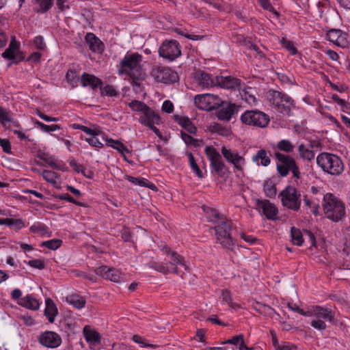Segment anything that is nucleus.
Masks as SVG:
<instances>
[{"label":"nucleus","instance_id":"1","mask_svg":"<svg viewBox=\"0 0 350 350\" xmlns=\"http://www.w3.org/2000/svg\"><path fill=\"white\" fill-rule=\"evenodd\" d=\"M142 62V55L137 53L126 54L120 63L118 75H128L133 79V85L139 87L140 83L137 81L144 80L145 78V72L141 66Z\"/></svg>","mask_w":350,"mask_h":350},{"label":"nucleus","instance_id":"2","mask_svg":"<svg viewBox=\"0 0 350 350\" xmlns=\"http://www.w3.org/2000/svg\"><path fill=\"white\" fill-rule=\"evenodd\" d=\"M323 209L325 217L333 222H339L346 216L345 203L331 193L323 196Z\"/></svg>","mask_w":350,"mask_h":350},{"label":"nucleus","instance_id":"3","mask_svg":"<svg viewBox=\"0 0 350 350\" xmlns=\"http://www.w3.org/2000/svg\"><path fill=\"white\" fill-rule=\"evenodd\" d=\"M267 96L273 109L284 116L291 115L292 109L295 107V100L291 96L282 92L273 90H269Z\"/></svg>","mask_w":350,"mask_h":350},{"label":"nucleus","instance_id":"4","mask_svg":"<svg viewBox=\"0 0 350 350\" xmlns=\"http://www.w3.org/2000/svg\"><path fill=\"white\" fill-rule=\"evenodd\" d=\"M318 165L331 175L337 176L344 170V165L340 158L336 154L322 152L317 158Z\"/></svg>","mask_w":350,"mask_h":350},{"label":"nucleus","instance_id":"5","mask_svg":"<svg viewBox=\"0 0 350 350\" xmlns=\"http://www.w3.org/2000/svg\"><path fill=\"white\" fill-rule=\"evenodd\" d=\"M274 155L278 161L276 169L281 176H286L291 171L294 178H300L299 168L293 157L278 151H275Z\"/></svg>","mask_w":350,"mask_h":350},{"label":"nucleus","instance_id":"6","mask_svg":"<svg viewBox=\"0 0 350 350\" xmlns=\"http://www.w3.org/2000/svg\"><path fill=\"white\" fill-rule=\"evenodd\" d=\"M204 153L207 156L213 172H215L220 178L227 177L230 171L223 161L219 152L213 146H209L205 148Z\"/></svg>","mask_w":350,"mask_h":350},{"label":"nucleus","instance_id":"7","mask_svg":"<svg viewBox=\"0 0 350 350\" xmlns=\"http://www.w3.org/2000/svg\"><path fill=\"white\" fill-rule=\"evenodd\" d=\"M280 197L284 206L295 211L300 209L301 196L295 187L288 185L280 193Z\"/></svg>","mask_w":350,"mask_h":350},{"label":"nucleus","instance_id":"8","mask_svg":"<svg viewBox=\"0 0 350 350\" xmlns=\"http://www.w3.org/2000/svg\"><path fill=\"white\" fill-rule=\"evenodd\" d=\"M211 229L215 230V234L218 243L228 250H232L234 243L230 235L232 229L231 220L228 219L226 222L222 224H219L215 225V227Z\"/></svg>","mask_w":350,"mask_h":350},{"label":"nucleus","instance_id":"9","mask_svg":"<svg viewBox=\"0 0 350 350\" xmlns=\"http://www.w3.org/2000/svg\"><path fill=\"white\" fill-rule=\"evenodd\" d=\"M243 123L260 128L266 127L269 122V116L258 110L245 111L241 116Z\"/></svg>","mask_w":350,"mask_h":350},{"label":"nucleus","instance_id":"10","mask_svg":"<svg viewBox=\"0 0 350 350\" xmlns=\"http://www.w3.org/2000/svg\"><path fill=\"white\" fill-rule=\"evenodd\" d=\"M194 103L198 108L205 111L216 109L223 104L222 100L217 95L211 94L196 96Z\"/></svg>","mask_w":350,"mask_h":350},{"label":"nucleus","instance_id":"11","mask_svg":"<svg viewBox=\"0 0 350 350\" xmlns=\"http://www.w3.org/2000/svg\"><path fill=\"white\" fill-rule=\"evenodd\" d=\"M151 76L159 83L166 84L174 83L177 81L178 74L168 67L154 66L150 71Z\"/></svg>","mask_w":350,"mask_h":350},{"label":"nucleus","instance_id":"12","mask_svg":"<svg viewBox=\"0 0 350 350\" xmlns=\"http://www.w3.org/2000/svg\"><path fill=\"white\" fill-rule=\"evenodd\" d=\"M159 54L163 58L172 62L180 56V45L176 40H166L160 46Z\"/></svg>","mask_w":350,"mask_h":350},{"label":"nucleus","instance_id":"13","mask_svg":"<svg viewBox=\"0 0 350 350\" xmlns=\"http://www.w3.org/2000/svg\"><path fill=\"white\" fill-rule=\"evenodd\" d=\"M221 154L228 163L232 165L234 172H243L245 159L237 150L223 146L221 149Z\"/></svg>","mask_w":350,"mask_h":350},{"label":"nucleus","instance_id":"14","mask_svg":"<svg viewBox=\"0 0 350 350\" xmlns=\"http://www.w3.org/2000/svg\"><path fill=\"white\" fill-rule=\"evenodd\" d=\"M162 251L166 254L167 257L165 258L166 265L170 267L171 273L179 274L178 265H180L185 270L188 269L187 265L185 263V258L176 252L172 251L170 247L166 245L163 246Z\"/></svg>","mask_w":350,"mask_h":350},{"label":"nucleus","instance_id":"15","mask_svg":"<svg viewBox=\"0 0 350 350\" xmlns=\"http://www.w3.org/2000/svg\"><path fill=\"white\" fill-rule=\"evenodd\" d=\"M5 59L12 60L11 64H18L25 58L22 52L19 51V43L13 37L10 42L9 46L2 53Z\"/></svg>","mask_w":350,"mask_h":350},{"label":"nucleus","instance_id":"16","mask_svg":"<svg viewBox=\"0 0 350 350\" xmlns=\"http://www.w3.org/2000/svg\"><path fill=\"white\" fill-rule=\"evenodd\" d=\"M38 341L42 346L50 349L58 347L62 342L60 336L52 331H46L42 333L39 336Z\"/></svg>","mask_w":350,"mask_h":350},{"label":"nucleus","instance_id":"17","mask_svg":"<svg viewBox=\"0 0 350 350\" xmlns=\"http://www.w3.org/2000/svg\"><path fill=\"white\" fill-rule=\"evenodd\" d=\"M326 38L334 44L345 48L349 45L348 35L338 29H331L327 31Z\"/></svg>","mask_w":350,"mask_h":350},{"label":"nucleus","instance_id":"18","mask_svg":"<svg viewBox=\"0 0 350 350\" xmlns=\"http://www.w3.org/2000/svg\"><path fill=\"white\" fill-rule=\"evenodd\" d=\"M95 272L98 275L101 276L104 279L109 280L114 282H119L122 278V274L120 270L109 268L107 266L98 267L96 269Z\"/></svg>","mask_w":350,"mask_h":350},{"label":"nucleus","instance_id":"19","mask_svg":"<svg viewBox=\"0 0 350 350\" xmlns=\"http://www.w3.org/2000/svg\"><path fill=\"white\" fill-rule=\"evenodd\" d=\"M257 208L262 211L263 215L268 219H274L278 213V210L274 204L267 200H258L256 202Z\"/></svg>","mask_w":350,"mask_h":350},{"label":"nucleus","instance_id":"20","mask_svg":"<svg viewBox=\"0 0 350 350\" xmlns=\"http://www.w3.org/2000/svg\"><path fill=\"white\" fill-rule=\"evenodd\" d=\"M217 86L226 89H239L241 84V81L239 79L228 77L216 76Z\"/></svg>","mask_w":350,"mask_h":350},{"label":"nucleus","instance_id":"21","mask_svg":"<svg viewBox=\"0 0 350 350\" xmlns=\"http://www.w3.org/2000/svg\"><path fill=\"white\" fill-rule=\"evenodd\" d=\"M85 40L90 50L93 53L101 54L104 51L105 45L103 42L93 33H88L85 36Z\"/></svg>","mask_w":350,"mask_h":350},{"label":"nucleus","instance_id":"22","mask_svg":"<svg viewBox=\"0 0 350 350\" xmlns=\"http://www.w3.org/2000/svg\"><path fill=\"white\" fill-rule=\"evenodd\" d=\"M159 121V116L148 106L142 111V115L139 118V122L145 126L152 124V123L158 124Z\"/></svg>","mask_w":350,"mask_h":350},{"label":"nucleus","instance_id":"23","mask_svg":"<svg viewBox=\"0 0 350 350\" xmlns=\"http://www.w3.org/2000/svg\"><path fill=\"white\" fill-rule=\"evenodd\" d=\"M81 83L83 87L90 86L93 90L103 85V82L99 78L86 72L81 75Z\"/></svg>","mask_w":350,"mask_h":350},{"label":"nucleus","instance_id":"24","mask_svg":"<svg viewBox=\"0 0 350 350\" xmlns=\"http://www.w3.org/2000/svg\"><path fill=\"white\" fill-rule=\"evenodd\" d=\"M239 106L233 103H228L218 111V118L221 120H229L232 116L237 113Z\"/></svg>","mask_w":350,"mask_h":350},{"label":"nucleus","instance_id":"25","mask_svg":"<svg viewBox=\"0 0 350 350\" xmlns=\"http://www.w3.org/2000/svg\"><path fill=\"white\" fill-rule=\"evenodd\" d=\"M86 341L91 345H97L100 343V335L96 331L91 329L89 326H85L83 329Z\"/></svg>","mask_w":350,"mask_h":350},{"label":"nucleus","instance_id":"26","mask_svg":"<svg viewBox=\"0 0 350 350\" xmlns=\"http://www.w3.org/2000/svg\"><path fill=\"white\" fill-rule=\"evenodd\" d=\"M196 79L198 81L199 85L203 88H209L217 86L216 77L212 78L211 76L204 72H199L196 74Z\"/></svg>","mask_w":350,"mask_h":350},{"label":"nucleus","instance_id":"27","mask_svg":"<svg viewBox=\"0 0 350 350\" xmlns=\"http://www.w3.org/2000/svg\"><path fill=\"white\" fill-rule=\"evenodd\" d=\"M314 314L317 319H323L329 322H332L334 319V314L332 310L319 306H314Z\"/></svg>","mask_w":350,"mask_h":350},{"label":"nucleus","instance_id":"28","mask_svg":"<svg viewBox=\"0 0 350 350\" xmlns=\"http://www.w3.org/2000/svg\"><path fill=\"white\" fill-rule=\"evenodd\" d=\"M174 120L178 122L183 129L187 131L191 134H195L197 131V128L193 124L191 121L188 117L180 116L174 115Z\"/></svg>","mask_w":350,"mask_h":350},{"label":"nucleus","instance_id":"29","mask_svg":"<svg viewBox=\"0 0 350 350\" xmlns=\"http://www.w3.org/2000/svg\"><path fill=\"white\" fill-rule=\"evenodd\" d=\"M66 301L77 309L84 308L86 304L85 298L77 293L68 295Z\"/></svg>","mask_w":350,"mask_h":350},{"label":"nucleus","instance_id":"30","mask_svg":"<svg viewBox=\"0 0 350 350\" xmlns=\"http://www.w3.org/2000/svg\"><path fill=\"white\" fill-rule=\"evenodd\" d=\"M45 302L46 308L44 310V314L47 317L50 323H53L55 320V317L58 313L57 308L53 300L50 298L46 299Z\"/></svg>","mask_w":350,"mask_h":350},{"label":"nucleus","instance_id":"31","mask_svg":"<svg viewBox=\"0 0 350 350\" xmlns=\"http://www.w3.org/2000/svg\"><path fill=\"white\" fill-rule=\"evenodd\" d=\"M206 213L209 220L215 224V225L219 224H222L228 220L224 215L220 214V213L215 208H208Z\"/></svg>","mask_w":350,"mask_h":350},{"label":"nucleus","instance_id":"32","mask_svg":"<svg viewBox=\"0 0 350 350\" xmlns=\"http://www.w3.org/2000/svg\"><path fill=\"white\" fill-rule=\"evenodd\" d=\"M252 161L267 167L271 163V159L267 155V152L264 149L259 150L257 153L252 157Z\"/></svg>","mask_w":350,"mask_h":350},{"label":"nucleus","instance_id":"33","mask_svg":"<svg viewBox=\"0 0 350 350\" xmlns=\"http://www.w3.org/2000/svg\"><path fill=\"white\" fill-rule=\"evenodd\" d=\"M18 304L26 308L33 310H38L40 306L38 301L31 295H27L21 298L18 301Z\"/></svg>","mask_w":350,"mask_h":350},{"label":"nucleus","instance_id":"34","mask_svg":"<svg viewBox=\"0 0 350 350\" xmlns=\"http://www.w3.org/2000/svg\"><path fill=\"white\" fill-rule=\"evenodd\" d=\"M107 142V146H110L116 150H117L120 153H121L127 162H129L126 156L124 155V152L130 153V151L126 148V146H124V144H122L121 142L118 140H113V139H106Z\"/></svg>","mask_w":350,"mask_h":350},{"label":"nucleus","instance_id":"35","mask_svg":"<svg viewBox=\"0 0 350 350\" xmlns=\"http://www.w3.org/2000/svg\"><path fill=\"white\" fill-rule=\"evenodd\" d=\"M253 308L257 312L265 317H272L273 314L276 313L275 310L269 306L263 304L258 301L253 305Z\"/></svg>","mask_w":350,"mask_h":350},{"label":"nucleus","instance_id":"36","mask_svg":"<svg viewBox=\"0 0 350 350\" xmlns=\"http://www.w3.org/2000/svg\"><path fill=\"white\" fill-rule=\"evenodd\" d=\"M147 266L149 268L152 269L163 274H167L169 273H171L170 267L162 262H156L154 260H151L147 263Z\"/></svg>","mask_w":350,"mask_h":350},{"label":"nucleus","instance_id":"37","mask_svg":"<svg viewBox=\"0 0 350 350\" xmlns=\"http://www.w3.org/2000/svg\"><path fill=\"white\" fill-rule=\"evenodd\" d=\"M236 42L239 43L240 44L247 45L249 49L254 50L256 53V54L259 56V57L263 58L265 57V54L259 49V47L257 45L251 43L250 41H248L246 39V38H245L242 36H237Z\"/></svg>","mask_w":350,"mask_h":350},{"label":"nucleus","instance_id":"38","mask_svg":"<svg viewBox=\"0 0 350 350\" xmlns=\"http://www.w3.org/2000/svg\"><path fill=\"white\" fill-rule=\"evenodd\" d=\"M72 128L74 129H79L82 131L85 132V133L90 135H100L103 134V132L101 131L99 126L94 127V129L89 128L88 126H85L84 125H81L79 124H72Z\"/></svg>","mask_w":350,"mask_h":350},{"label":"nucleus","instance_id":"39","mask_svg":"<svg viewBox=\"0 0 350 350\" xmlns=\"http://www.w3.org/2000/svg\"><path fill=\"white\" fill-rule=\"evenodd\" d=\"M291 241L294 245L301 246L304 242L301 230L295 227L291 229Z\"/></svg>","mask_w":350,"mask_h":350},{"label":"nucleus","instance_id":"40","mask_svg":"<svg viewBox=\"0 0 350 350\" xmlns=\"http://www.w3.org/2000/svg\"><path fill=\"white\" fill-rule=\"evenodd\" d=\"M263 187L267 196L273 198L275 196L277 189L275 185L272 180L269 179L265 181Z\"/></svg>","mask_w":350,"mask_h":350},{"label":"nucleus","instance_id":"41","mask_svg":"<svg viewBox=\"0 0 350 350\" xmlns=\"http://www.w3.org/2000/svg\"><path fill=\"white\" fill-rule=\"evenodd\" d=\"M39 8L36 10L38 12L46 13L52 7L54 0H34Z\"/></svg>","mask_w":350,"mask_h":350},{"label":"nucleus","instance_id":"42","mask_svg":"<svg viewBox=\"0 0 350 350\" xmlns=\"http://www.w3.org/2000/svg\"><path fill=\"white\" fill-rule=\"evenodd\" d=\"M12 121H10L9 122L12 124V126L14 128V129L9 127L10 129L12 131V132L17 135V137L20 139H27L28 137L22 131H20V129L22 128L21 124L15 120L13 117L11 119Z\"/></svg>","mask_w":350,"mask_h":350},{"label":"nucleus","instance_id":"43","mask_svg":"<svg viewBox=\"0 0 350 350\" xmlns=\"http://www.w3.org/2000/svg\"><path fill=\"white\" fill-rule=\"evenodd\" d=\"M299 152L300 157L304 159L311 161L314 158V152L312 149L307 148L304 144H301L299 146Z\"/></svg>","mask_w":350,"mask_h":350},{"label":"nucleus","instance_id":"44","mask_svg":"<svg viewBox=\"0 0 350 350\" xmlns=\"http://www.w3.org/2000/svg\"><path fill=\"white\" fill-rule=\"evenodd\" d=\"M180 135H181V138L183 139V140L185 142V143L187 145H191L194 147H199L202 144V140L195 139L193 137H191L190 135H189L185 132L182 131L180 133Z\"/></svg>","mask_w":350,"mask_h":350},{"label":"nucleus","instance_id":"45","mask_svg":"<svg viewBox=\"0 0 350 350\" xmlns=\"http://www.w3.org/2000/svg\"><path fill=\"white\" fill-rule=\"evenodd\" d=\"M188 157H189V165H190V167L191 168V170H193V172L195 173V174L198 177L202 178L204 177L203 172L200 170L199 166L198 165L193 155L191 153H189L188 154Z\"/></svg>","mask_w":350,"mask_h":350},{"label":"nucleus","instance_id":"46","mask_svg":"<svg viewBox=\"0 0 350 350\" xmlns=\"http://www.w3.org/2000/svg\"><path fill=\"white\" fill-rule=\"evenodd\" d=\"M42 176L46 181L52 184H56L59 178V175L57 173L46 170L42 172Z\"/></svg>","mask_w":350,"mask_h":350},{"label":"nucleus","instance_id":"47","mask_svg":"<svg viewBox=\"0 0 350 350\" xmlns=\"http://www.w3.org/2000/svg\"><path fill=\"white\" fill-rule=\"evenodd\" d=\"M278 148L283 152L290 153L293 151L294 146L293 144L286 139L280 140L277 145Z\"/></svg>","mask_w":350,"mask_h":350},{"label":"nucleus","instance_id":"48","mask_svg":"<svg viewBox=\"0 0 350 350\" xmlns=\"http://www.w3.org/2000/svg\"><path fill=\"white\" fill-rule=\"evenodd\" d=\"M62 243V241L60 239H51L49 241H43L41 245L46 247L48 249L55 250L61 246Z\"/></svg>","mask_w":350,"mask_h":350},{"label":"nucleus","instance_id":"49","mask_svg":"<svg viewBox=\"0 0 350 350\" xmlns=\"http://www.w3.org/2000/svg\"><path fill=\"white\" fill-rule=\"evenodd\" d=\"M12 118L10 111L0 106V123L5 126V122L12 121Z\"/></svg>","mask_w":350,"mask_h":350},{"label":"nucleus","instance_id":"50","mask_svg":"<svg viewBox=\"0 0 350 350\" xmlns=\"http://www.w3.org/2000/svg\"><path fill=\"white\" fill-rule=\"evenodd\" d=\"M174 31L177 33L179 35H181L188 39L192 40H202L204 36H200V35H194V34H189L188 33L185 32V29H181V28H176Z\"/></svg>","mask_w":350,"mask_h":350},{"label":"nucleus","instance_id":"51","mask_svg":"<svg viewBox=\"0 0 350 350\" xmlns=\"http://www.w3.org/2000/svg\"><path fill=\"white\" fill-rule=\"evenodd\" d=\"M129 106L133 111H141L142 113L148 107L144 103L137 100H132L129 103Z\"/></svg>","mask_w":350,"mask_h":350},{"label":"nucleus","instance_id":"52","mask_svg":"<svg viewBox=\"0 0 350 350\" xmlns=\"http://www.w3.org/2000/svg\"><path fill=\"white\" fill-rule=\"evenodd\" d=\"M280 42L282 47L290 51L291 55H294L297 54V50L293 46V44L291 41L286 40L285 38H282Z\"/></svg>","mask_w":350,"mask_h":350},{"label":"nucleus","instance_id":"53","mask_svg":"<svg viewBox=\"0 0 350 350\" xmlns=\"http://www.w3.org/2000/svg\"><path fill=\"white\" fill-rule=\"evenodd\" d=\"M251 90L252 89L250 88L244 89L243 94H241V96L250 105L255 103L256 101V97L251 94Z\"/></svg>","mask_w":350,"mask_h":350},{"label":"nucleus","instance_id":"54","mask_svg":"<svg viewBox=\"0 0 350 350\" xmlns=\"http://www.w3.org/2000/svg\"><path fill=\"white\" fill-rule=\"evenodd\" d=\"M36 124L44 131L51 132L60 129V126L57 124L46 125L40 121H36Z\"/></svg>","mask_w":350,"mask_h":350},{"label":"nucleus","instance_id":"55","mask_svg":"<svg viewBox=\"0 0 350 350\" xmlns=\"http://www.w3.org/2000/svg\"><path fill=\"white\" fill-rule=\"evenodd\" d=\"M102 94L108 96H118V92L115 89L113 85H107L102 90Z\"/></svg>","mask_w":350,"mask_h":350},{"label":"nucleus","instance_id":"56","mask_svg":"<svg viewBox=\"0 0 350 350\" xmlns=\"http://www.w3.org/2000/svg\"><path fill=\"white\" fill-rule=\"evenodd\" d=\"M55 198L57 199H59V200H66L70 203H72V204L79 206H84V204L83 203L75 200L68 193H63V194L57 195L55 196Z\"/></svg>","mask_w":350,"mask_h":350},{"label":"nucleus","instance_id":"57","mask_svg":"<svg viewBox=\"0 0 350 350\" xmlns=\"http://www.w3.org/2000/svg\"><path fill=\"white\" fill-rule=\"evenodd\" d=\"M132 340L135 342L139 344L142 347H152V348L157 347V345L145 342L143 338L141 336L137 335V334L133 335L132 337Z\"/></svg>","mask_w":350,"mask_h":350},{"label":"nucleus","instance_id":"58","mask_svg":"<svg viewBox=\"0 0 350 350\" xmlns=\"http://www.w3.org/2000/svg\"><path fill=\"white\" fill-rule=\"evenodd\" d=\"M98 135H91V137L85 138V141L92 147L101 148L103 147V144L96 137Z\"/></svg>","mask_w":350,"mask_h":350},{"label":"nucleus","instance_id":"59","mask_svg":"<svg viewBox=\"0 0 350 350\" xmlns=\"http://www.w3.org/2000/svg\"><path fill=\"white\" fill-rule=\"evenodd\" d=\"M30 231L33 233H45L47 231V227L41 223H36L30 227Z\"/></svg>","mask_w":350,"mask_h":350},{"label":"nucleus","instance_id":"60","mask_svg":"<svg viewBox=\"0 0 350 350\" xmlns=\"http://www.w3.org/2000/svg\"><path fill=\"white\" fill-rule=\"evenodd\" d=\"M7 221L8 226H13L16 230H19L25 226L21 219L8 218Z\"/></svg>","mask_w":350,"mask_h":350},{"label":"nucleus","instance_id":"61","mask_svg":"<svg viewBox=\"0 0 350 350\" xmlns=\"http://www.w3.org/2000/svg\"><path fill=\"white\" fill-rule=\"evenodd\" d=\"M40 159L45 163H46L50 167L53 168L57 167L55 159L53 157L48 155L47 154L43 153L40 156Z\"/></svg>","mask_w":350,"mask_h":350},{"label":"nucleus","instance_id":"62","mask_svg":"<svg viewBox=\"0 0 350 350\" xmlns=\"http://www.w3.org/2000/svg\"><path fill=\"white\" fill-rule=\"evenodd\" d=\"M311 326L318 330H325L327 328L326 324L321 319H314L311 321Z\"/></svg>","mask_w":350,"mask_h":350},{"label":"nucleus","instance_id":"63","mask_svg":"<svg viewBox=\"0 0 350 350\" xmlns=\"http://www.w3.org/2000/svg\"><path fill=\"white\" fill-rule=\"evenodd\" d=\"M0 146H1L3 151L8 154H11V144L8 139H1L0 137Z\"/></svg>","mask_w":350,"mask_h":350},{"label":"nucleus","instance_id":"64","mask_svg":"<svg viewBox=\"0 0 350 350\" xmlns=\"http://www.w3.org/2000/svg\"><path fill=\"white\" fill-rule=\"evenodd\" d=\"M27 264L33 268L38 269H42L44 268V262L42 260L40 259H33L29 260Z\"/></svg>","mask_w":350,"mask_h":350}]
</instances>
